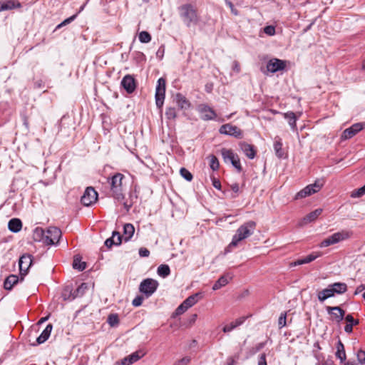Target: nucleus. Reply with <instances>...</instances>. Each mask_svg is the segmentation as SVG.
Instances as JSON below:
<instances>
[{
  "mask_svg": "<svg viewBox=\"0 0 365 365\" xmlns=\"http://www.w3.org/2000/svg\"><path fill=\"white\" fill-rule=\"evenodd\" d=\"M122 87L128 93H132L136 88V82L134 77L131 75H126L121 81Z\"/></svg>",
  "mask_w": 365,
  "mask_h": 365,
  "instance_id": "dca6fc26",
  "label": "nucleus"
},
{
  "mask_svg": "<svg viewBox=\"0 0 365 365\" xmlns=\"http://www.w3.org/2000/svg\"><path fill=\"white\" fill-rule=\"evenodd\" d=\"M213 85L212 83H207L205 86V91L207 93H210L212 91Z\"/></svg>",
  "mask_w": 365,
  "mask_h": 365,
  "instance_id": "774afa93",
  "label": "nucleus"
},
{
  "mask_svg": "<svg viewBox=\"0 0 365 365\" xmlns=\"http://www.w3.org/2000/svg\"><path fill=\"white\" fill-rule=\"evenodd\" d=\"M351 232L346 230H341L334 233L326 239L323 240L320 244V247H327L332 245L339 243L343 240H347L351 237Z\"/></svg>",
  "mask_w": 365,
  "mask_h": 365,
  "instance_id": "f03ea898",
  "label": "nucleus"
},
{
  "mask_svg": "<svg viewBox=\"0 0 365 365\" xmlns=\"http://www.w3.org/2000/svg\"><path fill=\"white\" fill-rule=\"evenodd\" d=\"M165 115L169 119H173L176 117V110L174 108H168L166 110Z\"/></svg>",
  "mask_w": 365,
  "mask_h": 365,
  "instance_id": "a18cd8bd",
  "label": "nucleus"
},
{
  "mask_svg": "<svg viewBox=\"0 0 365 365\" xmlns=\"http://www.w3.org/2000/svg\"><path fill=\"white\" fill-rule=\"evenodd\" d=\"M98 199V193L91 187L86 189L83 195L81 197V202L85 206H90L95 203Z\"/></svg>",
  "mask_w": 365,
  "mask_h": 365,
  "instance_id": "f8f14e48",
  "label": "nucleus"
},
{
  "mask_svg": "<svg viewBox=\"0 0 365 365\" xmlns=\"http://www.w3.org/2000/svg\"><path fill=\"white\" fill-rule=\"evenodd\" d=\"M200 117L204 120H213L216 118V113L213 109L205 104H200L197 107Z\"/></svg>",
  "mask_w": 365,
  "mask_h": 365,
  "instance_id": "4468645a",
  "label": "nucleus"
},
{
  "mask_svg": "<svg viewBox=\"0 0 365 365\" xmlns=\"http://www.w3.org/2000/svg\"><path fill=\"white\" fill-rule=\"evenodd\" d=\"M329 285L331 287L334 296L335 294H344L347 291V285L344 282H335Z\"/></svg>",
  "mask_w": 365,
  "mask_h": 365,
  "instance_id": "393cba45",
  "label": "nucleus"
},
{
  "mask_svg": "<svg viewBox=\"0 0 365 365\" xmlns=\"http://www.w3.org/2000/svg\"><path fill=\"white\" fill-rule=\"evenodd\" d=\"M73 292H72V289L69 287H66L63 292H62V297L64 300H71L73 297Z\"/></svg>",
  "mask_w": 365,
  "mask_h": 365,
  "instance_id": "37998d69",
  "label": "nucleus"
},
{
  "mask_svg": "<svg viewBox=\"0 0 365 365\" xmlns=\"http://www.w3.org/2000/svg\"><path fill=\"white\" fill-rule=\"evenodd\" d=\"M354 324H347L345 327H344V331L346 332V333H351L352 332V330H353V326Z\"/></svg>",
  "mask_w": 365,
  "mask_h": 365,
  "instance_id": "69168bd1",
  "label": "nucleus"
},
{
  "mask_svg": "<svg viewBox=\"0 0 365 365\" xmlns=\"http://www.w3.org/2000/svg\"><path fill=\"white\" fill-rule=\"evenodd\" d=\"M221 155L225 163H230L238 172L242 171V166L240 160L237 154H235L231 149L222 148L220 150Z\"/></svg>",
  "mask_w": 365,
  "mask_h": 365,
  "instance_id": "39448f33",
  "label": "nucleus"
},
{
  "mask_svg": "<svg viewBox=\"0 0 365 365\" xmlns=\"http://www.w3.org/2000/svg\"><path fill=\"white\" fill-rule=\"evenodd\" d=\"M209 158L210 168L214 171L217 170L220 167L218 159L214 155H210Z\"/></svg>",
  "mask_w": 365,
  "mask_h": 365,
  "instance_id": "58836bf2",
  "label": "nucleus"
},
{
  "mask_svg": "<svg viewBox=\"0 0 365 365\" xmlns=\"http://www.w3.org/2000/svg\"><path fill=\"white\" fill-rule=\"evenodd\" d=\"M9 230L12 232H18L22 228V222L18 218H13L8 223Z\"/></svg>",
  "mask_w": 365,
  "mask_h": 365,
  "instance_id": "c85d7f7f",
  "label": "nucleus"
},
{
  "mask_svg": "<svg viewBox=\"0 0 365 365\" xmlns=\"http://www.w3.org/2000/svg\"><path fill=\"white\" fill-rule=\"evenodd\" d=\"M345 319L346 320L347 322H349V324H358V323H359V321L354 320V317L351 314H348L345 317Z\"/></svg>",
  "mask_w": 365,
  "mask_h": 365,
  "instance_id": "bf43d9fd",
  "label": "nucleus"
},
{
  "mask_svg": "<svg viewBox=\"0 0 365 365\" xmlns=\"http://www.w3.org/2000/svg\"><path fill=\"white\" fill-rule=\"evenodd\" d=\"M170 272V267L167 264H161L158 268V274L163 277L168 276Z\"/></svg>",
  "mask_w": 365,
  "mask_h": 365,
  "instance_id": "4c0bfd02",
  "label": "nucleus"
},
{
  "mask_svg": "<svg viewBox=\"0 0 365 365\" xmlns=\"http://www.w3.org/2000/svg\"><path fill=\"white\" fill-rule=\"evenodd\" d=\"M273 148L277 158H282L285 157L286 153L283 148L282 140L279 136L274 138Z\"/></svg>",
  "mask_w": 365,
  "mask_h": 365,
  "instance_id": "a211bd4d",
  "label": "nucleus"
},
{
  "mask_svg": "<svg viewBox=\"0 0 365 365\" xmlns=\"http://www.w3.org/2000/svg\"><path fill=\"white\" fill-rule=\"evenodd\" d=\"M158 284V282L153 279H144L140 284V291L145 294L147 297H150L155 292Z\"/></svg>",
  "mask_w": 365,
  "mask_h": 365,
  "instance_id": "1a4fd4ad",
  "label": "nucleus"
},
{
  "mask_svg": "<svg viewBox=\"0 0 365 365\" xmlns=\"http://www.w3.org/2000/svg\"><path fill=\"white\" fill-rule=\"evenodd\" d=\"M76 16H77V14H74L72 16L65 19L63 22H61L60 24H58L57 26V29L61 28V26H65V25L71 23V21H73L76 19Z\"/></svg>",
  "mask_w": 365,
  "mask_h": 365,
  "instance_id": "3c124183",
  "label": "nucleus"
},
{
  "mask_svg": "<svg viewBox=\"0 0 365 365\" xmlns=\"http://www.w3.org/2000/svg\"><path fill=\"white\" fill-rule=\"evenodd\" d=\"M200 21L197 10L192 5L184 6V24L188 27L195 26Z\"/></svg>",
  "mask_w": 365,
  "mask_h": 365,
  "instance_id": "20e7f679",
  "label": "nucleus"
},
{
  "mask_svg": "<svg viewBox=\"0 0 365 365\" xmlns=\"http://www.w3.org/2000/svg\"><path fill=\"white\" fill-rule=\"evenodd\" d=\"M122 236L117 231L113 232L111 237L107 239L105 242V245L108 247H111L112 245H118L121 243Z\"/></svg>",
  "mask_w": 365,
  "mask_h": 365,
  "instance_id": "a878e982",
  "label": "nucleus"
},
{
  "mask_svg": "<svg viewBox=\"0 0 365 365\" xmlns=\"http://www.w3.org/2000/svg\"><path fill=\"white\" fill-rule=\"evenodd\" d=\"M145 353L140 350L137 351L128 356L125 357L123 359L121 360V365H130L135 362H136L138 360H139L141 357L144 356Z\"/></svg>",
  "mask_w": 365,
  "mask_h": 365,
  "instance_id": "aec40b11",
  "label": "nucleus"
},
{
  "mask_svg": "<svg viewBox=\"0 0 365 365\" xmlns=\"http://www.w3.org/2000/svg\"><path fill=\"white\" fill-rule=\"evenodd\" d=\"M182 314V303H181L177 308V309L175 310V312L173 314V318H175L178 316H180V314Z\"/></svg>",
  "mask_w": 365,
  "mask_h": 365,
  "instance_id": "4d7b16f0",
  "label": "nucleus"
},
{
  "mask_svg": "<svg viewBox=\"0 0 365 365\" xmlns=\"http://www.w3.org/2000/svg\"><path fill=\"white\" fill-rule=\"evenodd\" d=\"M245 319H246L245 317H240V318L237 319L235 322H232V323L237 328V327H239L241 324H242L244 323V322L245 321Z\"/></svg>",
  "mask_w": 365,
  "mask_h": 365,
  "instance_id": "864d4df0",
  "label": "nucleus"
},
{
  "mask_svg": "<svg viewBox=\"0 0 365 365\" xmlns=\"http://www.w3.org/2000/svg\"><path fill=\"white\" fill-rule=\"evenodd\" d=\"M46 232L41 227H36L34 230L33 239L36 242H43L45 244Z\"/></svg>",
  "mask_w": 365,
  "mask_h": 365,
  "instance_id": "473e14b6",
  "label": "nucleus"
},
{
  "mask_svg": "<svg viewBox=\"0 0 365 365\" xmlns=\"http://www.w3.org/2000/svg\"><path fill=\"white\" fill-rule=\"evenodd\" d=\"M286 319H287L286 314L282 313L280 317H279V320H278V324L280 328H282L286 325Z\"/></svg>",
  "mask_w": 365,
  "mask_h": 365,
  "instance_id": "09e8293b",
  "label": "nucleus"
},
{
  "mask_svg": "<svg viewBox=\"0 0 365 365\" xmlns=\"http://www.w3.org/2000/svg\"><path fill=\"white\" fill-rule=\"evenodd\" d=\"M322 186L323 183L319 180H317L314 183L306 186L304 189L298 192L295 195V199L297 200L310 196L319 192Z\"/></svg>",
  "mask_w": 365,
  "mask_h": 365,
  "instance_id": "423d86ee",
  "label": "nucleus"
},
{
  "mask_svg": "<svg viewBox=\"0 0 365 365\" xmlns=\"http://www.w3.org/2000/svg\"><path fill=\"white\" fill-rule=\"evenodd\" d=\"M138 38H139V41L141 43H148L151 41L150 34L148 32L145 31H141L139 34Z\"/></svg>",
  "mask_w": 365,
  "mask_h": 365,
  "instance_id": "a19ab883",
  "label": "nucleus"
},
{
  "mask_svg": "<svg viewBox=\"0 0 365 365\" xmlns=\"http://www.w3.org/2000/svg\"><path fill=\"white\" fill-rule=\"evenodd\" d=\"M139 255L143 257H148L150 255V251L147 248L141 247L139 250Z\"/></svg>",
  "mask_w": 365,
  "mask_h": 365,
  "instance_id": "603ef678",
  "label": "nucleus"
},
{
  "mask_svg": "<svg viewBox=\"0 0 365 365\" xmlns=\"http://www.w3.org/2000/svg\"><path fill=\"white\" fill-rule=\"evenodd\" d=\"M32 256L29 254L23 255L19 261L21 281L24 280V277L27 274L29 269L32 264Z\"/></svg>",
  "mask_w": 365,
  "mask_h": 365,
  "instance_id": "6e6552de",
  "label": "nucleus"
},
{
  "mask_svg": "<svg viewBox=\"0 0 365 365\" xmlns=\"http://www.w3.org/2000/svg\"><path fill=\"white\" fill-rule=\"evenodd\" d=\"M322 209L318 208L307 215L300 222V225L303 226L312 222H314L322 213Z\"/></svg>",
  "mask_w": 365,
  "mask_h": 365,
  "instance_id": "412c9836",
  "label": "nucleus"
},
{
  "mask_svg": "<svg viewBox=\"0 0 365 365\" xmlns=\"http://www.w3.org/2000/svg\"><path fill=\"white\" fill-rule=\"evenodd\" d=\"M284 118L288 120L289 125L292 130L296 129L297 116L294 112H287L283 114Z\"/></svg>",
  "mask_w": 365,
  "mask_h": 365,
  "instance_id": "72a5a7b5",
  "label": "nucleus"
},
{
  "mask_svg": "<svg viewBox=\"0 0 365 365\" xmlns=\"http://www.w3.org/2000/svg\"><path fill=\"white\" fill-rule=\"evenodd\" d=\"M231 190L236 194H237L240 191V187L238 183H233L230 185Z\"/></svg>",
  "mask_w": 365,
  "mask_h": 365,
  "instance_id": "0e129e2a",
  "label": "nucleus"
},
{
  "mask_svg": "<svg viewBox=\"0 0 365 365\" xmlns=\"http://www.w3.org/2000/svg\"><path fill=\"white\" fill-rule=\"evenodd\" d=\"M88 289L86 283H82L73 292L72 299L81 297L84 294L86 290Z\"/></svg>",
  "mask_w": 365,
  "mask_h": 365,
  "instance_id": "c9c22d12",
  "label": "nucleus"
},
{
  "mask_svg": "<svg viewBox=\"0 0 365 365\" xmlns=\"http://www.w3.org/2000/svg\"><path fill=\"white\" fill-rule=\"evenodd\" d=\"M320 256H321L320 253H312V254L307 255V257H304L303 259H298L297 261L294 262V264L296 266V265H301L303 264L309 263Z\"/></svg>",
  "mask_w": 365,
  "mask_h": 365,
  "instance_id": "2f4dec72",
  "label": "nucleus"
},
{
  "mask_svg": "<svg viewBox=\"0 0 365 365\" xmlns=\"http://www.w3.org/2000/svg\"><path fill=\"white\" fill-rule=\"evenodd\" d=\"M235 328H236L235 326L231 322L230 324L225 325L223 327L222 331L225 333H227V332H230V331H232Z\"/></svg>",
  "mask_w": 365,
  "mask_h": 365,
  "instance_id": "6e6d98bb",
  "label": "nucleus"
},
{
  "mask_svg": "<svg viewBox=\"0 0 365 365\" xmlns=\"http://www.w3.org/2000/svg\"><path fill=\"white\" fill-rule=\"evenodd\" d=\"M123 178V175L120 173H116L111 178L110 189L113 192V196L118 201L124 198L122 189V181Z\"/></svg>",
  "mask_w": 365,
  "mask_h": 365,
  "instance_id": "7ed1b4c3",
  "label": "nucleus"
},
{
  "mask_svg": "<svg viewBox=\"0 0 365 365\" xmlns=\"http://www.w3.org/2000/svg\"><path fill=\"white\" fill-rule=\"evenodd\" d=\"M256 222L252 220L247 221L242 224L237 230L235 235L233 236L232 242L230 243L229 247H236L243 240L247 239L251 236L255 230Z\"/></svg>",
  "mask_w": 365,
  "mask_h": 365,
  "instance_id": "f257e3e1",
  "label": "nucleus"
},
{
  "mask_svg": "<svg viewBox=\"0 0 365 365\" xmlns=\"http://www.w3.org/2000/svg\"><path fill=\"white\" fill-rule=\"evenodd\" d=\"M285 66L286 62L278 58H272L268 61L267 69L271 73H275L284 69Z\"/></svg>",
  "mask_w": 365,
  "mask_h": 365,
  "instance_id": "2eb2a0df",
  "label": "nucleus"
},
{
  "mask_svg": "<svg viewBox=\"0 0 365 365\" xmlns=\"http://www.w3.org/2000/svg\"><path fill=\"white\" fill-rule=\"evenodd\" d=\"M197 318V314H193L190 315L185 322H184V328H190L196 322Z\"/></svg>",
  "mask_w": 365,
  "mask_h": 365,
  "instance_id": "ea45409f",
  "label": "nucleus"
},
{
  "mask_svg": "<svg viewBox=\"0 0 365 365\" xmlns=\"http://www.w3.org/2000/svg\"><path fill=\"white\" fill-rule=\"evenodd\" d=\"M337 351L336 352V356L340 359V362L342 363L346 359V354L344 351V346L341 341L339 340L336 345Z\"/></svg>",
  "mask_w": 365,
  "mask_h": 365,
  "instance_id": "f704fd0d",
  "label": "nucleus"
},
{
  "mask_svg": "<svg viewBox=\"0 0 365 365\" xmlns=\"http://www.w3.org/2000/svg\"><path fill=\"white\" fill-rule=\"evenodd\" d=\"M53 329V326L51 324H48L46 329L43 331L41 335L36 339V342L38 344H43L45 342L49 337L51 331Z\"/></svg>",
  "mask_w": 365,
  "mask_h": 365,
  "instance_id": "cd10ccee",
  "label": "nucleus"
},
{
  "mask_svg": "<svg viewBox=\"0 0 365 365\" xmlns=\"http://www.w3.org/2000/svg\"><path fill=\"white\" fill-rule=\"evenodd\" d=\"M144 298L142 296H137L132 302L134 307H139L142 304Z\"/></svg>",
  "mask_w": 365,
  "mask_h": 365,
  "instance_id": "8fccbe9b",
  "label": "nucleus"
},
{
  "mask_svg": "<svg viewBox=\"0 0 365 365\" xmlns=\"http://www.w3.org/2000/svg\"><path fill=\"white\" fill-rule=\"evenodd\" d=\"M73 267L79 271H83L86 269V262H81V257L75 256L73 262Z\"/></svg>",
  "mask_w": 365,
  "mask_h": 365,
  "instance_id": "e433bc0d",
  "label": "nucleus"
},
{
  "mask_svg": "<svg viewBox=\"0 0 365 365\" xmlns=\"http://www.w3.org/2000/svg\"><path fill=\"white\" fill-rule=\"evenodd\" d=\"M202 298V292H197L188 297L185 300H184V312L194 306L196 303H197Z\"/></svg>",
  "mask_w": 365,
  "mask_h": 365,
  "instance_id": "6ab92c4d",
  "label": "nucleus"
},
{
  "mask_svg": "<svg viewBox=\"0 0 365 365\" xmlns=\"http://www.w3.org/2000/svg\"><path fill=\"white\" fill-rule=\"evenodd\" d=\"M365 195V185L361 187L354 190L351 194V197L354 198L360 197Z\"/></svg>",
  "mask_w": 365,
  "mask_h": 365,
  "instance_id": "c03bdc74",
  "label": "nucleus"
},
{
  "mask_svg": "<svg viewBox=\"0 0 365 365\" xmlns=\"http://www.w3.org/2000/svg\"><path fill=\"white\" fill-rule=\"evenodd\" d=\"M108 323L110 324V327H115L119 323V319L118 316L116 314H111L108 316Z\"/></svg>",
  "mask_w": 365,
  "mask_h": 365,
  "instance_id": "79ce46f5",
  "label": "nucleus"
},
{
  "mask_svg": "<svg viewBox=\"0 0 365 365\" xmlns=\"http://www.w3.org/2000/svg\"><path fill=\"white\" fill-rule=\"evenodd\" d=\"M326 309L336 322H339L344 319L345 312L340 307H327Z\"/></svg>",
  "mask_w": 365,
  "mask_h": 365,
  "instance_id": "f3484780",
  "label": "nucleus"
},
{
  "mask_svg": "<svg viewBox=\"0 0 365 365\" xmlns=\"http://www.w3.org/2000/svg\"><path fill=\"white\" fill-rule=\"evenodd\" d=\"M62 232L56 227H50L46 231L45 244L48 245H54L58 242L61 237Z\"/></svg>",
  "mask_w": 365,
  "mask_h": 365,
  "instance_id": "0eeeda50",
  "label": "nucleus"
},
{
  "mask_svg": "<svg viewBox=\"0 0 365 365\" xmlns=\"http://www.w3.org/2000/svg\"><path fill=\"white\" fill-rule=\"evenodd\" d=\"M219 132L221 134L233 136L237 138H242V131L236 125H233L230 123L222 125Z\"/></svg>",
  "mask_w": 365,
  "mask_h": 365,
  "instance_id": "9d476101",
  "label": "nucleus"
},
{
  "mask_svg": "<svg viewBox=\"0 0 365 365\" xmlns=\"http://www.w3.org/2000/svg\"><path fill=\"white\" fill-rule=\"evenodd\" d=\"M18 282L19 277L14 274H11L5 279L4 287L6 290H11Z\"/></svg>",
  "mask_w": 365,
  "mask_h": 365,
  "instance_id": "c756f323",
  "label": "nucleus"
},
{
  "mask_svg": "<svg viewBox=\"0 0 365 365\" xmlns=\"http://www.w3.org/2000/svg\"><path fill=\"white\" fill-rule=\"evenodd\" d=\"M240 148L245 155L250 159H253L256 155V150L252 145L245 142H242L240 144Z\"/></svg>",
  "mask_w": 365,
  "mask_h": 365,
  "instance_id": "4be33fe9",
  "label": "nucleus"
},
{
  "mask_svg": "<svg viewBox=\"0 0 365 365\" xmlns=\"http://www.w3.org/2000/svg\"><path fill=\"white\" fill-rule=\"evenodd\" d=\"M264 32L269 36H273L275 34V27L273 26H267L264 28Z\"/></svg>",
  "mask_w": 365,
  "mask_h": 365,
  "instance_id": "49530a36",
  "label": "nucleus"
},
{
  "mask_svg": "<svg viewBox=\"0 0 365 365\" xmlns=\"http://www.w3.org/2000/svg\"><path fill=\"white\" fill-rule=\"evenodd\" d=\"M21 4L14 0H6L0 1V11L11 10L14 8H20Z\"/></svg>",
  "mask_w": 365,
  "mask_h": 365,
  "instance_id": "5701e85b",
  "label": "nucleus"
},
{
  "mask_svg": "<svg viewBox=\"0 0 365 365\" xmlns=\"http://www.w3.org/2000/svg\"><path fill=\"white\" fill-rule=\"evenodd\" d=\"M357 359L360 364H365V351H364V350L358 351Z\"/></svg>",
  "mask_w": 365,
  "mask_h": 365,
  "instance_id": "de8ad7c7",
  "label": "nucleus"
},
{
  "mask_svg": "<svg viewBox=\"0 0 365 365\" xmlns=\"http://www.w3.org/2000/svg\"><path fill=\"white\" fill-rule=\"evenodd\" d=\"M364 289H365V284H361V285H359V287H356L354 294H358L360 292H361L362 291H364Z\"/></svg>",
  "mask_w": 365,
  "mask_h": 365,
  "instance_id": "338daca9",
  "label": "nucleus"
},
{
  "mask_svg": "<svg viewBox=\"0 0 365 365\" xmlns=\"http://www.w3.org/2000/svg\"><path fill=\"white\" fill-rule=\"evenodd\" d=\"M130 202H128V200H126L125 202H124L123 203L124 208L127 211H128L130 210V208L132 207V205H133V195H130Z\"/></svg>",
  "mask_w": 365,
  "mask_h": 365,
  "instance_id": "13d9d810",
  "label": "nucleus"
},
{
  "mask_svg": "<svg viewBox=\"0 0 365 365\" xmlns=\"http://www.w3.org/2000/svg\"><path fill=\"white\" fill-rule=\"evenodd\" d=\"M257 365H267V361H266L265 354H260L259 359H258Z\"/></svg>",
  "mask_w": 365,
  "mask_h": 365,
  "instance_id": "5fc2aeb1",
  "label": "nucleus"
},
{
  "mask_svg": "<svg viewBox=\"0 0 365 365\" xmlns=\"http://www.w3.org/2000/svg\"><path fill=\"white\" fill-rule=\"evenodd\" d=\"M212 185L217 190H221V182L219 180L214 178L212 180Z\"/></svg>",
  "mask_w": 365,
  "mask_h": 365,
  "instance_id": "680f3d73",
  "label": "nucleus"
},
{
  "mask_svg": "<svg viewBox=\"0 0 365 365\" xmlns=\"http://www.w3.org/2000/svg\"><path fill=\"white\" fill-rule=\"evenodd\" d=\"M184 179L187 181H191L192 179V175L185 168H184Z\"/></svg>",
  "mask_w": 365,
  "mask_h": 365,
  "instance_id": "052dcab7",
  "label": "nucleus"
},
{
  "mask_svg": "<svg viewBox=\"0 0 365 365\" xmlns=\"http://www.w3.org/2000/svg\"><path fill=\"white\" fill-rule=\"evenodd\" d=\"M265 342H260V343H258L254 348L253 349L254 350V353L261 350L264 346H265Z\"/></svg>",
  "mask_w": 365,
  "mask_h": 365,
  "instance_id": "e2e57ef3",
  "label": "nucleus"
},
{
  "mask_svg": "<svg viewBox=\"0 0 365 365\" xmlns=\"http://www.w3.org/2000/svg\"><path fill=\"white\" fill-rule=\"evenodd\" d=\"M135 232V227L134 226L130 223H126L125 224L123 227V237L125 241L128 242L129 241Z\"/></svg>",
  "mask_w": 365,
  "mask_h": 365,
  "instance_id": "7c9ffc66",
  "label": "nucleus"
},
{
  "mask_svg": "<svg viewBox=\"0 0 365 365\" xmlns=\"http://www.w3.org/2000/svg\"><path fill=\"white\" fill-rule=\"evenodd\" d=\"M232 277L230 274H226L222 276H221L217 281L215 282V283L212 286L213 290H217L220 289L221 287L225 286L228 284L230 280H231Z\"/></svg>",
  "mask_w": 365,
  "mask_h": 365,
  "instance_id": "b1692460",
  "label": "nucleus"
},
{
  "mask_svg": "<svg viewBox=\"0 0 365 365\" xmlns=\"http://www.w3.org/2000/svg\"><path fill=\"white\" fill-rule=\"evenodd\" d=\"M365 127V123H357L353 124L351 127L345 129L342 133L341 138L342 140L350 139L356 135L359 131L364 129Z\"/></svg>",
  "mask_w": 365,
  "mask_h": 365,
  "instance_id": "ddd939ff",
  "label": "nucleus"
},
{
  "mask_svg": "<svg viewBox=\"0 0 365 365\" xmlns=\"http://www.w3.org/2000/svg\"><path fill=\"white\" fill-rule=\"evenodd\" d=\"M165 93V81L164 78H160L158 81V84L155 91V103L158 108H160L164 101Z\"/></svg>",
  "mask_w": 365,
  "mask_h": 365,
  "instance_id": "9b49d317",
  "label": "nucleus"
},
{
  "mask_svg": "<svg viewBox=\"0 0 365 365\" xmlns=\"http://www.w3.org/2000/svg\"><path fill=\"white\" fill-rule=\"evenodd\" d=\"M333 297H334V295L329 285H328L327 288L319 291L317 293V298L320 302H323L326 299Z\"/></svg>",
  "mask_w": 365,
  "mask_h": 365,
  "instance_id": "bb28decb",
  "label": "nucleus"
}]
</instances>
